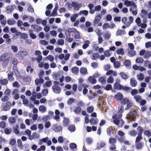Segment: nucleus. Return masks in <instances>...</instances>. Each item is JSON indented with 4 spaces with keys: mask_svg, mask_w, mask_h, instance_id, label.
I'll use <instances>...</instances> for the list:
<instances>
[{
    "mask_svg": "<svg viewBox=\"0 0 151 151\" xmlns=\"http://www.w3.org/2000/svg\"><path fill=\"white\" fill-rule=\"evenodd\" d=\"M121 103L123 105H126L127 109L131 108L133 105L132 101L126 97L122 100Z\"/></svg>",
    "mask_w": 151,
    "mask_h": 151,
    "instance_id": "nucleus-1",
    "label": "nucleus"
},
{
    "mask_svg": "<svg viewBox=\"0 0 151 151\" xmlns=\"http://www.w3.org/2000/svg\"><path fill=\"white\" fill-rule=\"evenodd\" d=\"M133 18L132 17H129V18L128 22L127 23V19L126 17H123L122 18V21L127 27L129 26L132 22Z\"/></svg>",
    "mask_w": 151,
    "mask_h": 151,
    "instance_id": "nucleus-2",
    "label": "nucleus"
},
{
    "mask_svg": "<svg viewBox=\"0 0 151 151\" xmlns=\"http://www.w3.org/2000/svg\"><path fill=\"white\" fill-rule=\"evenodd\" d=\"M115 27V24L114 23H110L106 22L104 23L102 26L103 29H105L108 28L110 29H113Z\"/></svg>",
    "mask_w": 151,
    "mask_h": 151,
    "instance_id": "nucleus-3",
    "label": "nucleus"
},
{
    "mask_svg": "<svg viewBox=\"0 0 151 151\" xmlns=\"http://www.w3.org/2000/svg\"><path fill=\"white\" fill-rule=\"evenodd\" d=\"M137 114V112L134 111H130L127 115V118L128 120H129L130 121H134L135 115Z\"/></svg>",
    "mask_w": 151,
    "mask_h": 151,
    "instance_id": "nucleus-4",
    "label": "nucleus"
},
{
    "mask_svg": "<svg viewBox=\"0 0 151 151\" xmlns=\"http://www.w3.org/2000/svg\"><path fill=\"white\" fill-rule=\"evenodd\" d=\"M122 116L121 114H119L118 113L114 115L113 116V118L114 119V122L116 125H118L119 122V119Z\"/></svg>",
    "mask_w": 151,
    "mask_h": 151,
    "instance_id": "nucleus-5",
    "label": "nucleus"
},
{
    "mask_svg": "<svg viewBox=\"0 0 151 151\" xmlns=\"http://www.w3.org/2000/svg\"><path fill=\"white\" fill-rule=\"evenodd\" d=\"M116 82L114 84V88L118 90L122 89V86L120 84V80L119 79H116Z\"/></svg>",
    "mask_w": 151,
    "mask_h": 151,
    "instance_id": "nucleus-6",
    "label": "nucleus"
},
{
    "mask_svg": "<svg viewBox=\"0 0 151 151\" xmlns=\"http://www.w3.org/2000/svg\"><path fill=\"white\" fill-rule=\"evenodd\" d=\"M147 14L148 18L149 19H151V12L147 13V11L145 10H142V11L141 16L144 17L145 15Z\"/></svg>",
    "mask_w": 151,
    "mask_h": 151,
    "instance_id": "nucleus-7",
    "label": "nucleus"
},
{
    "mask_svg": "<svg viewBox=\"0 0 151 151\" xmlns=\"http://www.w3.org/2000/svg\"><path fill=\"white\" fill-rule=\"evenodd\" d=\"M52 88L54 92L58 93L60 92L61 89L59 86L56 85H53Z\"/></svg>",
    "mask_w": 151,
    "mask_h": 151,
    "instance_id": "nucleus-8",
    "label": "nucleus"
},
{
    "mask_svg": "<svg viewBox=\"0 0 151 151\" xmlns=\"http://www.w3.org/2000/svg\"><path fill=\"white\" fill-rule=\"evenodd\" d=\"M124 4L127 6L129 7L130 6H135V4L133 1H130L126 0L124 2Z\"/></svg>",
    "mask_w": 151,
    "mask_h": 151,
    "instance_id": "nucleus-9",
    "label": "nucleus"
},
{
    "mask_svg": "<svg viewBox=\"0 0 151 151\" xmlns=\"http://www.w3.org/2000/svg\"><path fill=\"white\" fill-rule=\"evenodd\" d=\"M72 6L73 7L74 9L75 10H77L79 9L81 6V4H77L75 2H73L71 3Z\"/></svg>",
    "mask_w": 151,
    "mask_h": 151,
    "instance_id": "nucleus-10",
    "label": "nucleus"
},
{
    "mask_svg": "<svg viewBox=\"0 0 151 151\" xmlns=\"http://www.w3.org/2000/svg\"><path fill=\"white\" fill-rule=\"evenodd\" d=\"M101 17H102L101 15L99 14L93 20V24H96L97 23H98L101 19Z\"/></svg>",
    "mask_w": 151,
    "mask_h": 151,
    "instance_id": "nucleus-11",
    "label": "nucleus"
},
{
    "mask_svg": "<svg viewBox=\"0 0 151 151\" xmlns=\"http://www.w3.org/2000/svg\"><path fill=\"white\" fill-rule=\"evenodd\" d=\"M11 107V103L10 102H6L5 106L4 107L3 110L4 111H7L9 110Z\"/></svg>",
    "mask_w": 151,
    "mask_h": 151,
    "instance_id": "nucleus-12",
    "label": "nucleus"
},
{
    "mask_svg": "<svg viewBox=\"0 0 151 151\" xmlns=\"http://www.w3.org/2000/svg\"><path fill=\"white\" fill-rule=\"evenodd\" d=\"M58 8V5L57 4H56L55 9L53 10L51 16L55 17L57 15V11Z\"/></svg>",
    "mask_w": 151,
    "mask_h": 151,
    "instance_id": "nucleus-13",
    "label": "nucleus"
},
{
    "mask_svg": "<svg viewBox=\"0 0 151 151\" xmlns=\"http://www.w3.org/2000/svg\"><path fill=\"white\" fill-rule=\"evenodd\" d=\"M54 127V130L55 132H58L62 130V127L61 126H58L57 124H54L53 126Z\"/></svg>",
    "mask_w": 151,
    "mask_h": 151,
    "instance_id": "nucleus-14",
    "label": "nucleus"
},
{
    "mask_svg": "<svg viewBox=\"0 0 151 151\" xmlns=\"http://www.w3.org/2000/svg\"><path fill=\"white\" fill-rule=\"evenodd\" d=\"M18 91L17 90L15 89L12 92V94L14 95V98L15 100L18 99L19 97V95L17 93Z\"/></svg>",
    "mask_w": 151,
    "mask_h": 151,
    "instance_id": "nucleus-15",
    "label": "nucleus"
},
{
    "mask_svg": "<svg viewBox=\"0 0 151 151\" xmlns=\"http://www.w3.org/2000/svg\"><path fill=\"white\" fill-rule=\"evenodd\" d=\"M137 79L139 81H142L144 78V75L142 73H140L137 75Z\"/></svg>",
    "mask_w": 151,
    "mask_h": 151,
    "instance_id": "nucleus-16",
    "label": "nucleus"
},
{
    "mask_svg": "<svg viewBox=\"0 0 151 151\" xmlns=\"http://www.w3.org/2000/svg\"><path fill=\"white\" fill-rule=\"evenodd\" d=\"M39 136V135L37 133L34 132H33L32 135L29 138V139L30 140H32L35 138H38Z\"/></svg>",
    "mask_w": 151,
    "mask_h": 151,
    "instance_id": "nucleus-17",
    "label": "nucleus"
},
{
    "mask_svg": "<svg viewBox=\"0 0 151 151\" xmlns=\"http://www.w3.org/2000/svg\"><path fill=\"white\" fill-rule=\"evenodd\" d=\"M130 84L132 87H134L137 85V81L134 79L131 78L130 79Z\"/></svg>",
    "mask_w": 151,
    "mask_h": 151,
    "instance_id": "nucleus-18",
    "label": "nucleus"
},
{
    "mask_svg": "<svg viewBox=\"0 0 151 151\" xmlns=\"http://www.w3.org/2000/svg\"><path fill=\"white\" fill-rule=\"evenodd\" d=\"M78 14H74L70 17V21L72 22H75L76 18L78 17Z\"/></svg>",
    "mask_w": 151,
    "mask_h": 151,
    "instance_id": "nucleus-19",
    "label": "nucleus"
},
{
    "mask_svg": "<svg viewBox=\"0 0 151 151\" xmlns=\"http://www.w3.org/2000/svg\"><path fill=\"white\" fill-rule=\"evenodd\" d=\"M39 110L41 113H44L46 110V107L44 105H41L39 107Z\"/></svg>",
    "mask_w": 151,
    "mask_h": 151,
    "instance_id": "nucleus-20",
    "label": "nucleus"
},
{
    "mask_svg": "<svg viewBox=\"0 0 151 151\" xmlns=\"http://www.w3.org/2000/svg\"><path fill=\"white\" fill-rule=\"evenodd\" d=\"M123 97V95L120 93H118L115 95V99L117 100H121Z\"/></svg>",
    "mask_w": 151,
    "mask_h": 151,
    "instance_id": "nucleus-21",
    "label": "nucleus"
},
{
    "mask_svg": "<svg viewBox=\"0 0 151 151\" xmlns=\"http://www.w3.org/2000/svg\"><path fill=\"white\" fill-rule=\"evenodd\" d=\"M116 53L119 55H123L124 53V50L122 48H119L116 51Z\"/></svg>",
    "mask_w": 151,
    "mask_h": 151,
    "instance_id": "nucleus-22",
    "label": "nucleus"
},
{
    "mask_svg": "<svg viewBox=\"0 0 151 151\" xmlns=\"http://www.w3.org/2000/svg\"><path fill=\"white\" fill-rule=\"evenodd\" d=\"M84 44L82 46V48L85 49L88 46L90 43V41L88 40H86L84 42Z\"/></svg>",
    "mask_w": 151,
    "mask_h": 151,
    "instance_id": "nucleus-23",
    "label": "nucleus"
},
{
    "mask_svg": "<svg viewBox=\"0 0 151 151\" xmlns=\"http://www.w3.org/2000/svg\"><path fill=\"white\" fill-rule=\"evenodd\" d=\"M70 147L71 149L73 151H76L77 150L76 148L77 145L76 144L74 143H71L70 145Z\"/></svg>",
    "mask_w": 151,
    "mask_h": 151,
    "instance_id": "nucleus-24",
    "label": "nucleus"
},
{
    "mask_svg": "<svg viewBox=\"0 0 151 151\" xmlns=\"http://www.w3.org/2000/svg\"><path fill=\"white\" fill-rule=\"evenodd\" d=\"M151 56V52L150 51H146L144 56L145 59H147Z\"/></svg>",
    "mask_w": 151,
    "mask_h": 151,
    "instance_id": "nucleus-25",
    "label": "nucleus"
},
{
    "mask_svg": "<svg viewBox=\"0 0 151 151\" xmlns=\"http://www.w3.org/2000/svg\"><path fill=\"white\" fill-rule=\"evenodd\" d=\"M144 61V59L141 57L137 58L135 60V62L137 63H142Z\"/></svg>",
    "mask_w": 151,
    "mask_h": 151,
    "instance_id": "nucleus-26",
    "label": "nucleus"
},
{
    "mask_svg": "<svg viewBox=\"0 0 151 151\" xmlns=\"http://www.w3.org/2000/svg\"><path fill=\"white\" fill-rule=\"evenodd\" d=\"M89 82L92 84H94L96 82V79L92 76L89 77L88 78Z\"/></svg>",
    "mask_w": 151,
    "mask_h": 151,
    "instance_id": "nucleus-27",
    "label": "nucleus"
},
{
    "mask_svg": "<svg viewBox=\"0 0 151 151\" xmlns=\"http://www.w3.org/2000/svg\"><path fill=\"white\" fill-rule=\"evenodd\" d=\"M126 32L124 30H118L116 32V36L121 35L125 34Z\"/></svg>",
    "mask_w": 151,
    "mask_h": 151,
    "instance_id": "nucleus-28",
    "label": "nucleus"
},
{
    "mask_svg": "<svg viewBox=\"0 0 151 151\" xmlns=\"http://www.w3.org/2000/svg\"><path fill=\"white\" fill-rule=\"evenodd\" d=\"M119 75L121 76L122 78L126 80L129 78V76L124 72L120 73H119Z\"/></svg>",
    "mask_w": 151,
    "mask_h": 151,
    "instance_id": "nucleus-29",
    "label": "nucleus"
},
{
    "mask_svg": "<svg viewBox=\"0 0 151 151\" xmlns=\"http://www.w3.org/2000/svg\"><path fill=\"white\" fill-rule=\"evenodd\" d=\"M99 81L102 84H105L106 83L105 78L104 77H102L99 78Z\"/></svg>",
    "mask_w": 151,
    "mask_h": 151,
    "instance_id": "nucleus-30",
    "label": "nucleus"
},
{
    "mask_svg": "<svg viewBox=\"0 0 151 151\" xmlns=\"http://www.w3.org/2000/svg\"><path fill=\"white\" fill-rule=\"evenodd\" d=\"M8 121L10 123L13 124L15 122L16 119L14 117L11 116L9 118Z\"/></svg>",
    "mask_w": 151,
    "mask_h": 151,
    "instance_id": "nucleus-31",
    "label": "nucleus"
},
{
    "mask_svg": "<svg viewBox=\"0 0 151 151\" xmlns=\"http://www.w3.org/2000/svg\"><path fill=\"white\" fill-rule=\"evenodd\" d=\"M48 139V137H46L43 139H40L39 140V144L41 145L43 142L45 143L47 142Z\"/></svg>",
    "mask_w": 151,
    "mask_h": 151,
    "instance_id": "nucleus-32",
    "label": "nucleus"
},
{
    "mask_svg": "<svg viewBox=\"0 0 151 151\" xmlns=\"http://www.w3.org/2000/svg\"><path fill=\"white\" fill-rule=\"evenodd\" d=\"M104 55L106 57H109L111 55V53L109 50H105L104 52Z\"/></svg>",
    "mask_w": 151,
    "mask_h": 151,
    "instance_id": "nucleus-33",
    "label": "nucleus"
},
{
    "mask_svg": "<svg viewBox=\"0 0 151 151\" xmlns=\"http://www.w3.org/2000/svg\"><path fill=\"white\" fill-rule=\"evenodd\" d=\"M80 72L84 75H86L87 73V71L86 68L84 67L81 68L80 69Z\"/></svg>",
    "mask_w": 151,
    "mask_h": 151,
    "instance_id": "nucleus-34",
    "label": "nucleus"
},
{
    "mask_svg": "<svg viewBox=\"0 0 151 151\" xmlns=\"http://www.w3.org/2000/svg\"><path fill=\"white\" fill-rule=\"evenodd\" d=\"M33 31L32 30H30L29 31V36L32 39H35L36 38V35L33 33Z\"/></svg>",
    "mask_w": 151,
    "mask_h": 151,
    "instance_id": "nucleus-35",
    "label": "nucleus"
},
{
    "mask_svg": "<svg viewBox=\"0 0 151 151\" xmlns=\"http://www.w3.org/2000/svg\"><path fill=\"white\" fill-rule=\"evenodd\" d=\"M111 34L109 32H106L104 35V39L108 40L111 37Z\"/></svg>",
    "mask_w": 151,
    "mask_h": 151,
    "instance_id": "nucleus-36",
    "label": "nucleus"
},
{
    "mask_svg": "<svg viewBox=\"0 0 151 151\" xmlns=\"http://www.w3.org/2000/svg\"><path fill=\"white\" fill-rule=\"evenodd\" d=\"M137 134V132L134 130H132L129 132V134L131 136L135 137Z\"/></svg>",
    "mask_w": 151,
    "mask_h": 151,
    "instance_id": "nucleus-37",
    "label": "nucleus"
},
{
    "mask_svg": "<svg viewBox=\"0 0 151 151\" xmlns=\"http://www.w3.org/2000/svg\"><path fill=\"white\" fill-rule=\"evenodd\" d=\"M134 98L136 101L138 103H140L141 100V96L139 95H137L135 96L134 97Z\"/></svg>",
    "mask_w": 151,
    "mask_h": 151,
    "instance_id": "nucleus-38",
    "label": "nucleus"
},
{
    "mask_svg": "<svg viewBox=\"0 0 151 151\" xmlns=\"http://www.w3.org/2000/svg\"><path fill=\"white\" fill-rule=\"evenodd\" d=\"M79 69L78 67H74L73 68L71 69L72 73L74 74H76L78 73Z\"/></svg>",
    "mask_w": 151,
    "mask_h": 151,
    "instance_id": "nucleus-39",
    "label": "nucleus"
},
{
    "mask_svg": "<svg viewBox=\"0 0 151 151\" xmlns=\"http://www.w3.org/2000/svg\"><path fill=\"white\" fill-rule=\"evenodd\" d=\"M142 139V137L141 134H138L137 136L136 137L135 143H136L137 142H140Z\"/></svg>",
    "mask_w": 151,
    "mask_h": 151,
    "instance_id": "nucleus-40",
    "label": "nucleus"
},
{
    "mask_svg": "<svg viewBox=\"0 0 151 151\" xmlns=\"http://www.w3.org/2000/svg\"><path fill=\"white\" fill-rule=\"evenodd\" d=\"M144 135L149 137L151 136V132L149 130H146L144 132Z\"/></svg>",
    "mask_w": 151,
    "mask_h": 151,
    "instance_id": "nucleus-41",
    "label": "nucleus"
},
{
    "mask_svg": "<svg viewBox=\"0 0 151 151\" xmlns=\"http://www.w3.org/2000/svg\"><path fill=\"white\" fill-rule=\"evenodd\" d=\"M46 59L48 60L50 62H52L54 61V57L53 56L49 55L47 56L45 58Z\"/></svg>",
    "mask_w": 151,
    "mask_h": 151,
    "instance_id": "nucleus-42",
    "label": "nucleus"
},
{
    "mask_svg": "<svg viewBox=\"0 0 151 151\" xmlns=\"http://www.w3.org/2000/svg\"><path fill=\"white\" fill-rule=\"evenodd\" d=\"M104 89L106 91H109L112 90V86L110 84H108L106 85L105 87H104Z\"/></svg>",
    "mask_w": 151,
    "mask_h": 151,
    "instance_id": "nucleus-43",
    "label": "nucleus"
},
{
    "mask_svg": "<svg viewBox=\"0 0 151 151\" xmlns=\"http://www.w3.org/2000/svg\"><path fill=\"white\" fill-rule=\"evenodd\" d=\"M10 54L9 53H6L4 54L1 57V58L3 59L9 60V55H10Z\"/></svg>",
    "mask_w": 151,
    "mask_h": 151,
    "instance_id": "nucleus-44",
    "label": "nucleus"
},
{
    "mask_svg": "<svg viewBox=\"0 0 151 151\" xmlns=\"http://www.w3.org/2000/svg\"><path fill=\"white\" fill-rule=\"evenodd\" d=\"M52 85L51 82L50 81H47L44 84L43 86L44 88L49 87Z\"/></svg>",
    "mask_w": 151,
    "mask_h": 151,
    "instance_id": "nucleus-45",
    "label": "nucleus"
},
{
    "mask_svg": "<svg viewBox=\"0 0 151 151\" xmlns=\"http://www.w3.org/2000/svg\"><path fill=\"white\" fill-rule=\"evenodd\" d=\"M137 129L138 131V134H141L142 135V133L143 132L144 129L141 127L139 126L137 128Z\"/></svg>",
    "mask_w": 151,
    "mask_h": 151,
    "instance_id": "nucleus-46",
    "label": "nucleus"
},
{
    "mask_svg": "<svg viewBox=\"0 0 151 151\" xmlns=\"http://www.w3.org/2000/svg\"><path fill=\"white\" fill-rule=\"evenodd\" d=\"M74 38L76 39H78L80 38V34L79 32L77 30L74 33Z\"/></svg>",
    "mask_w": 151,
    "mask_h": 151,
    "instance_id": "nucleus-47",
    "label": "nucleus"
},
{
    "mask_svg": "<svg viewBox=\"0 0 151 151\" xmlns=\"http://www.w3.org/2000/svg\"><path fill=\"white\" fill-rule=\"evenodd\" d=\"M48 93V90L47 89H45L42 91V94L44 96H46Z\"/></svg>",
    "mask_w": 151,
    "mask_h": 151,
    "instance_id": "nucleus-48",
    "label": "nucleus"
},
{
    "mask_svg": "<svg viewBox=\"0 0 151 151\" xmlns=\"http://www.w3.org/2000/svg\"><path fill=\"white\" fill-rule=\"evenodd\" d=\"M88 11L86 10H84L83 11H80L79 12V14L80 15L81 14H83L85 16H86L88 14Z\"/></svg>",
    "mask_w": 151,
    "mask_h": 151,
    "instance_id": "nucleus-49",
    "label": "nucleus"
},
{
    "mask_svg": "<svg viewBox=\"0 0 151 151\" xmlns=\"http://www.w3.org/2000/svg\"><path fill=\"white\" fill-rule=\"evenodd\" d=\"M15 23V21L14 19H9L7 21V24L9 25H12Z\"/></svg>",
    "mask_w": 151,
    "mask_h": 151,
    "instance_id": "nucleus-50",
    "label": "nucleus"
},
{
    "mask_svg": "<svg viewBox=\"0 0 151 151\" xmlns=\"http://www.w3.org/2000/svg\"><path fill=\"white\" fill-rule=\"evenodd\" d=\"M124 65L126 66H129L131 65V63L130 60H126L124 62Z\"/></svg>",
    "mask_w": 151,
    "mask_h": 151,
    "instance_id": "nucleus-51",
    "label": "nucleus"
},
{
    "mask_svg": "<svg viewBox=\"0 0 151 151\" xmlns=\"http://www.w3.org/2000/svg\"><path fill=\"white\" fill-rule=\"evenodd\" d=\"M141 21V19L139 17L137 18L135 20V22L139 27H140V25Z\"/></svg>",
    "mask_w": 151,
    "mask_h": 151,
    "instance_id": "nucleus-52",
    "label": "nucleus"
},
{
    "mask_svg": "<svg viewBox=\"0 0 151 151\" xmlns=\"http://www.w3.org/2000/svg\"><path fill=\"white\" fill-rule=\"evenodd\" d=\"M9 99V97L7 96H5L3 97L1 99V101L3 102H6Z\"/></svg>",
    "mask_w": 151,
    "mask_h": 151,
    "instance_id": "nucleus-53",
    "label": "nucleus"
},
{
    "mask_svg": "<svg viewBox=\"0 0 151 151\" xmlns=\"http://www.w3.org/2000/svg\"><path fill=\"white\" fill-rule=\"evenodd\" d=\"M44 126L45 128L47 129L49 128L51 126L50 122L49 121L46 122Z\"/></svg>",
    "mask_w": 151,
    "mask_h": 151,
    "instance_id": "nucleus-54",
    "label": "nucleus"
},
{
    "mask_svg": "<svg viewBox=\"0 0 151 151\" xmlns=\"http://www.w3.org/2000/svg\"><path fill=\"white\" fill-rule=\"evenodd\" d=\"M69 130L71 132H74L76 130V128L73 125H70L68 128Z\"/></svg>",
    "mask_w": 151,
    "mask_h": 151,
    "instance_id": "nucleus-55",
    "label": "nucleus"
},
{
    "mask_svg": "<svg viewBox=\"0 0 151 151\" xmlns=\"http://www.w3.org/2000/svg\"><path fill=\"white\" fill-rule=\"evenodd\" d=\"M90 122L91 124L94 125L97 123V120H95L93 118H92L90 119Z\"/></svg>",
    "mask_w": 151,
    "mask_h": 151,
    "instance_id": "nucleus-56",
    "label": "nucleus"
},
{
    "mask_svg": "<svg viewBox=\"0 0 151 151\" xmlns=\"http://www.w3.org/2000/svg\"><path fill=\"white\" fill-rule=\"evenodd\" d=\"M16 143V140L14 139H10L9 141V144L11 145H14Z\"/></svg>",
    "mask_w": 151,
    "mask_h": 151,
    "instance_id": "nucleus-57",
    "label": "nucleus"
},
{
    "mask_svg": "<svg viewBox=\"0 0 151 151\" xmlns=\"http://www.w3.org/2000/svg\"><path fill=\"white\" fill-rule=\"evenodd\" d=\"M25 133L29 137V138L31 136V131L30 130L26 129L25 131Z\"/></svg>",
    "mask_w": 151,
    "mask_h": 151,
    "instance_id": "nucleus-58",
    "label": "nucleus"
},
{
    "mask_svg": "<svg viewBox=\"0 0 151 151\" xmlns=\"http://www.w3.org/2000/svg\"><path fill=\"white\" fill-rule=\"evenodd\" d=\"M138 93L137 90L135 89L132 90L131 91V94L132 96L137 94Z\"/></svg>",
    "mask_w": 151,
    "mask_h": 151,
    "instance_id": "nucleus-59",
    "label": "nucleus"
},
{
    "mask_svg": "<svg viewBox=\"0 0 151 151\" xmlns=\"http://www.w3.org/2000/svg\"><path fill=\"white\" fill-rule=\"evenodd\" d=\"M11 90L9 89H6V90L5 91L4 94L5 95L7 96V95H10V93H11Z\"/></svg>",
    "mask_w": 151,
    "mask_h": 151,
    "instance_id": "nucleus-60",
    "label": "nucleus"
},
{
    "mask_svg": "<svg viewBox=\"0 0 151 151\" xmlns=\"http://www.w3.org/2000/svg\"><path fill=\"white\" fill-rule=\"evenodd\" d=\"M20 53L22 57L26 56L28 54L27 52V51H22L20 52Z\"/></svg>",
    "mask_w": 151,
    "mask_h": 151,
    "instance_id": "nucleus-61",
    "label": "nucleus"
},
{
    "mask_svg": "<svg viewBox=\"0 0 151 151\" xmlns=\"http://www.w3.org/2000/svg\"><path fill=\"white\" fill-rule=\"evenodd\" d=\"M69 123V121L68 119L66 118H64V120L63 121V124L65 126H66Z\"/></svg>",
    "mask_w": 151,
    "mask_h": 151,
    "instance_id": "nucleus-62",
    "label": "nucleus"
},
{
    "mask_svg": "<svg viewBox=\"0 0 151 151\" xmlns=\"http://www.w3.org/2000/svg\"><path fill=\"white\" fill-rule=\"evenodd\" d=\"M112 19V16L109 14H107L106 16V20L108 21H110Z\"/></svg>",
    "mask_w": 151,
    "mask_h": 151,
    "instance_id": "nucleus-63",
    "label": "nucleus"
},
{
    "mask_svg": "<svg viewBox=\"0 0 151 151\" xmlns=\"http://www.w3.org/2000/svg\"><path fill=\"white\" fill-rule=\"evenodd\" d=\"M114 64V68H119L120 66V63L118 61L115 62Z\"/></svg>",
    "mask_w": 151,
    "mask_h": 151,
    "instance_id": "nucleus-64",
    "label": "nucleus"
}]
</instances>
